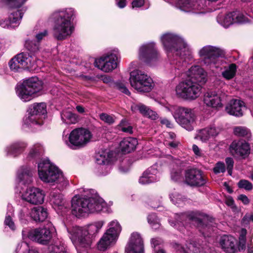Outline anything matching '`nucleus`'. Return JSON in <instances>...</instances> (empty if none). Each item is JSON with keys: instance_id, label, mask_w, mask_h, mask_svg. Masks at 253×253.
I'll use <instances>...</instances> for the list:
<instances>
[{"instance_id": "5fc2aeb1", "label": "nucleus", "mask_w": 253, "mask_h": 253, "mask_svg": "<svg viewBox=\"0 0 253 253\" xmlns=\"http://www.w3.org/2000/svg\"><path fill=\"white\" fill-rule=\"evenodd\" d=\"M238 185L239 188L245 189L246 190H251L253 186L252 183L247 180L242 179L239 181Z\"/></svg>"}, {"instance_id": "c03bdc74", "label": "nucleus", "mask_w": 253, "mask_h": 253, "mask_svg": "<svg viewBox=\"0 0 253 253\" xmlns=\"http://www.w3.org/2000/svg\"><path fill=\"white\" fill-rule=\"evenodd\" d=\"M25 47L30 52L36 53L40 50V43L37 40H27L25 41Z\"/></svg>"}, {"instance_id": "3c124183", "label": "nucleus", "mask_w": 253, "mask_h": 253, "mask_svg": "<svg viewBox=\"0 0 253 253\" xmlns=\"http://www.w3.org/2000/svg\"><path fill=\"white\" fill-rule=\"evenodd\" d=\"M246 229L245 228H242L241 230L240 235L239 238V248L240 250H243L245 248L246 243Z\"/></svg>"}, {"instance_id": "5701e85b", "label": "nucleus", "mask_w": 253, "mask_h": 253, "mask_svg": "<svg viewBox=\"0 0 253 253\" xmlns=\"http://www.w3.org/2000/svg\"><path fill=\"white\" fill-rule=\"evenodd\" d=\"M11 7L15 9L8 17H0V26L3 28L11 29L18 27L25 11L23 8L20 9Z\"/></svg>"}, {"instance_id": "412c9836", "label": "nucleus", "mask_w": 253, "mask_h": 253, "mask_svg": "<svg viewBox=\"0 0 253 253\" xmlns=\"http://www.w3.org/2000/svg\"><path fill=\"white\" fill-rule=\"evenodd\" d=\"M22 199L28 203L34 205H41L44 202L45 193L41 189L29 187L22 193Z\"/></svg>"}, {"instance_id": "4c0bfd02", "label": "nucleus", "mask_w": 253, "mask_h": 253, "mask_svg": "<svg viewBox=\"0 0 253 253\" xmlns=\"http://www.w3.org/2000/svg\"><path fill=\"white\" fill-rule=\"evenodd\" d=\"M96 163L99 165L97 168L98 171L105 170V171H99V174L105 175L107 174L109 171L110 166L108 165L109 161L107 158L102 155H97L96 156Z\"/></svg>"}, {"instance_id": "f8f14e48", "label": "nucleus", "mask_w": 253, "mask_h": 253, "mask_svg": "<svg viewBox=\"0 0 253 253\" xmlns=\"http://www.w3.org/2000/svg\"><path fill=\"white\" fill-rule=\"evenodd\" d=\"M92 137V133L88 129L78 127L70 132L65 142L71 149L77 150L86 146Z\"/></svg>"}, {"instance_id": "c756f323", "label": "nucleus", "mask_w": 253, "mask_h": 253, "mask_svg": "<svg viewBox=\"0 0 253 253\" xmlns=\"http://www.w3.org/2000/svg\"><path fill=\"white\" fill-rule=\"evenodd\" d=\"M245 108L244 103L238 99H232L225 107L226 112L236 117H241Z\"/></svg>"}, {"instance_id": "b1692460", "label": "nucleus", "mask_w": 253, "mask_h": 253, "mask_svg": "<svg viewBox=\"0 0 253 253\" xmlns=\"http://www.w3.org/2000/svg\"><path fill=\"white\" fill-rule=\"evenodd\" d=\"M176 6L182 11L194 13H205L204 5L202 2L194 0H177Z\"/></svg>"}, {"instance_id": "680f3d73", "label": "nucleus", "mask_w": 253, "mask_h": 253, "mask_svg": "<svg viewBox=\"0 0 253 253\" xmlns=\"http://www.w3.org/2000/svg\"><path fill=\"white\" fill-rule=\"evenodd\" d=\"M100 119L109 124H112L114 122V119L113 117L107 114L102 113L100 115Z\"/></svg>"}, {"instance_id": "6e6d98bb", "label": "nucleus", "mask_w": 253, "mask_h": 253, "mask_svg": "<svg viewBox=\"0 0 253 253\" xmlns=\"http://www.w3.org/2000/svg\"><path fill=\"white\" fill-rule=\"evenodd\" d=\"M115 87L119 90L120 91L127 95H129L130 94V92L127 88L125 84L120 82H117L115 84Z\"/></svg>"}, {"instance_id": "f704fd0d", "label": "nucleus", "mask_w": 253, "mask_h": 253, "mask_svg": "<svg viewBox=\"0 0 253 253\" xmlns=\"http://www.w3.org/2000/svg\"><path fill=\"white\" fill-rule=\"evenodd\" d=\"M18 59L25 69H30L35 67L37 62V57L34 55H30L28 53L22 52L17 54Z\"/></svg>"}, {"instance_id": "e2e57ef3", "label": "nucleus", "mask_w": 253, "mask_h": 253, "mask_svg": "<svg viewBox=\"0 0 253 253\" xmlns=\"http://www.w3.org/2000/svg\"><path fill=\"white\" fill-rule=\"evenodd\" d=\"M226 164L227 165V169L228 173L229 175H231L232 170L233 167L234 161L231 158H227L225 160Z\"/></svg>"}, {"instance_id": "72a5a7b5", "label": "nucleus", "mask_w": 253, "mask_h": 253, "mask_svg": "<svg viewBox=\"0 0 253 253\" xmlns=\"http://www.w3.org/2000/svg\"><path fill=\"white\" fill-rule=\"evenodd\" d=\"M219 244L222 248L229 252H234L237 242L236 239L231 235H224L219 240Z\"/></svg>"}, {"instance_id": "6e6552de", "label": "nucleus", "mask_w": 253, "mask_h": 253, "mask_svg": "<svg viewBox=\"0 0 253 253\" xmlns=\"http://www.w3.org/2000/svg\"><path fill=\"white\" fill-rule=\"evenodd\" d=\"M198 53L203 65L213 70L221 65L220 57L223 56L225 52L219 47L207 45L202 47Z\"/></svg>"}, {"instance_id": "e433bc0d", "label": "nucleus", "mask_w": 253, "mask_h": 253, "mask_svg": "<svg viewBox=\"0 0 253 253\" xmlns=\"http://www.w3.org/2000/svg\"><path fill=\"white\" fill-rule=\"evenodd\" d=\"M31 217L37 222H42L48 216L47 209L42 207L33 208L30 212Z\"/></svg>"}, {"instance_id": "4468645a", "label": "nucleus", "mask_w": 253, "mask_h": 253, "mask_svg": "<svg viewBox=\"0 0 253 253\" xmlns=\"http://www.w3.org/2000/svg\"><path fill=\"white\" fill-rule=\"evenodd\" d=\"M108 227L97 243V248L100 251H105L114 245L122 231L121 226L117 220L110 222Z\"/></svg>"}, {"instance_id": "052dcab7", "label": "nucleus", "mask_w": 253, "mask_h": 253, "mask_svg": "<svg viewBox=\"0 0 253 253\" xmlns=\"http://www.w3.org/2000/svg\"><path fill=\"white\" fill-rule=\"evenodd\" d=\"M192 150L196 158H203L205 157V153L203 150L199 148L196 145H192Z\"/></svg>"}, {"instance_id": "0e129e2a", "label": "nucleus", "mask_w": 253, "mask_h": 253, "mask_svg": "<svg viewBox=\"0 0 253 253\" xmlns=\"http://www.w3.org/2000/svg\"><path fill=\"white\" fill-rule=\"evenodd\" d=\"M162 243V240L159 238H154L151 240V246L155 249V251L157 250V247L160 245Z\"/></svg>"}, {"instance_id": "a19ab883", "label": "nucleus", "mask_w": 253, "mask_h": 253, "mask_svg": "<svg viewBox=\"0 0 253 253\" xmlns=\"http://www.w3.org/2000/svg\"><path fill=\"white\" fill-rule=\"evenodd\" d=\"M13 212L14 210L13 207L11 204H8L4 224L8 226L12 230L15 229V226L12 218L13 215Z\"/></svg>"}, {"instance_id": "7ed1b4c3", "label": "nucleus", "mask_w": 253, "mask_h": 253, "mask_svg": "<svg viewBox=\"0 0 253 253\" xmlns=\"http://www.w3.org/2000/svg\"><path fill=\"white\" fill-rule=\"evenodd\" d=\"M174 218V221L169 220L170 225L181 232L184 230L185 223L189 221L196 223L199 231L205 237L209 236L215 228V223L213 218L197 211L175 213Z\"/></svg>"}, {"instance_id": "bf43d9fd", "label": "nucleus", "mask_w": 253, "mask_h": 253, "mask_svg": "<svg viewBox=\"0 0 253 253\" xmlns=\"http://www.w3.org/2000/svg\"><path fill=\"white\" fill-rule=\"evenodd\" d=\"M225 171V166L223 163L218 162L216 164L213 168V171L215 173H223Z\"/></svg>"}, {"instance_id": "6ab92c4d", "label": "nucleus", "mask_w": 253, "mask_h": 253, "mask_svg": "<svg viewBox=\"0 0 253 253\" xmlns=\"http://www.w3.org/2000/svg\"><path fill=\"white\" fill-rule=\"evenodd\" d=\"M229 98V96L221 90H210L205 93L203 102L208 107L217 109L222 107Z\"/></svg>"}, {"instance_id": "774afa93", "label": "nucleus", "mask_w": 253, "mask_h": 253, "mask_svg": "<svg viewBox=\"0 0 253 253\" xmlns=\"http://www.w3.org/2000/svg\"><path fill=\"white\" fill-rule=\"evenodd\" d=\"M161 123L164 125H165L168 127L170 128L172 126V124H171L170 121H169V120L166 118L161 119Z\"/></svg>"}, {"instance_id": "79ce46f5", "label": "nucleus", "mask_w": 253, "mask_h": 253, "mask_svg": "<svg viewBox=\"0 0 253 253\" xmlns=\"http://www.w3.org/2000/svg\"><path fill=\"white\" fill-rule=\"evenodd\" d=\"M43 151L42 146L40 144H35L31 148L28 155V158L31 159L39 158Z\"/></svg>"}, {"instance_id": "bb28decb", "label": "nucleus", "mask_w": 253, "mask_h": 253, "mask_svg": "<svg viewBox=\"0 0 253 253\" xmlns=\"http://www.w3.org/2000/svg\"><path fill=\"white\" fill-rule=\"evenodd\" d=\"M157 165H153L146 169L139 178V182L141 184H148L158 181L160 179Z\"/></svg>"}, {"instance_id": "ea45409f", "label": "nucleus", "mask_w": 253, "mask_h": 253, "mask_svg": "<svg viewBox=\"0 0 253 253\" xmlns=\"http://www.w3.org/2000/svg\"><path fill=\"white\" fill-rule=\"evenodd\" d=\"M62 122L66 124H75L78 122L77 116L69 110H64L61 114Z\"/></svg>"}, {"instance_id": "69168bd1", "label": "nucleus", "mask_w": 253, "mask_h": 253, "mask_svg": "<svg viewBox=\"0 0 253 253\" xmlns=\"http://www.w3.org/2000/svg\"><path fill=\"white\" fill-rule=\"evenodd\" d=\"M145 2V0H133L131 2L133 8H139L143 6Z\"/></svg>"}, {"instance_id": "37998d69", "label": "nucleus", "mask_w": 253, "mask_h": 253, "mask_svg": "<svg viewBox=\"0 0 253 253\" xmlns=\"http://www.w3.org/2000/svg\"><path fill=\"white\" fill-rule=\"evenodd\" d=\"M8 64L10 69L13 72H19L23 69H25L22 64H21L17 55L9 61Z\"/></svg>"}, {"instance_id": "58836bf2", "label": "nucleus", "mask_w": 253, "mask_h": 253, "mask_svg": "<svg viewBox=\"0 0 253 253\" xmlns=\"http://www.w3.org/2000/svg\"><path fill=\"white\" fill-rule=\"evenodd\" d=\"M237 69V65L234 63L227 64L223 66L221 72L222 76L227 80H230L234 78Z\"/></svg>"}, {"instance_id": "4be33fe9", "label": "nucleus", "mask_w": 253, "mask_h": 253, "mask_svg": "<svg viewBox=\"0 0 253 253\" xmlns=\"http://www.w3.org/2000/svg\"><path fill=\"white\" fill-rule=\"evenodd\" d=\"M49 203L56 212L64 215L69 210V204L59 192H51L49 195Z\"/></svg>"}, {"instance_id": "473e14b6", "label": "nucleus", "mask_w": 253, "mask_h": 253, "mask_svg": "<svg viewBox=\"0 0 253 253\" xmlns=\"http://www.w3.org/2000/svg\"><path fill=\"white\" fill-rule=\"evenodd\" d=\"M219 133V129L211 126L199 130L196 136L202 142L207 141L211 137L216 136Z\"/></svg>"}, {"instance_id": "20e7f679", "label": "nucleus", "mask_w": 253, "mask_h": 253, "mask_svg": "<svg viewBox=\"0 0 253 253\" xmlns=\"http://www.w3.org/2000/svg\"><path fill=\"white\" fill-rule=\"evenodd\" d=\"M161 41L170 63L174 59L178 61L185 56L189 60L192 59L191 49L179 35L173 33H167L161 36Z\"/></svg>"}, {"instance_id": "423d86ee", "label": "nucleus", "mask_w": 253, "mask_h": 253, "mask_svg": "<svg viewBox=\"0 0 253 253\" xmlns=\"http://www.w3.org/2000/svg\"><path fill=\"white\" fill-rule=\"evenodd\" d=\"M38 170L40 179L44 183L58 184L62 187L68 184L62 171L48 159L41 160L38 164Z\"/></svg>"}, {"instance_id": "de8ad7c7", "label": "nucleus", "mask_w": 253, "mask_h": 253, "mask_svg": "<svg viewBox=\"0 0 253 253\" xmlns=\"http://www.w3.org/2000/svg\"><path fill=\"white\" fill-rule=\"evenodd\" d=\"M169 196L172 203L174 205H177L178 206H179V205L183 203L185 200V198L184 196H181L175 191L170 193Z\"/></svg>"}, {"instance_id": "393cba45", "label": "nucleus", "mask_w": 253, "mask_h": 253, "mask_svg": "<svg viewBox=\"0 0 253 253\" xmlns=\"http://www.w3.org/2000/svg\"><path fill=\"white\" fill-rule=\"evenodd\" d=\"M126 253H144L143 239L137 232L131 234L125 249Z\"/></svg>"}, {"instance_id": "09e8293b", "label": "nucleus", "mask_w": 253, "mask_h": 253, "mask_svg": "<svg viewBox=\"0 0 253 253\" xmlns=\"http://www.w3.org/2000/svg\"><path fill=\"white\" fill-rule=\"evenodd\" d=\"M147 220L149 224L152 228L157 229L160 226V221L155 213H151L148 215Z\"/></svg>"}, {"instance_id": "1a4fd4ad", "label": "nucleus", "mask_w": 253, "mask_h": 253, "mask_svg": "<svg viewBox=\"0 0 253 253\" xmlns=\"http://www.w3.org/2000/svg\"><path fill=\"white\" fill-rule=\"evenodd\" d=\"M165 108L166 111L171 112L175 121L182 127L188 131L193 129L195 115L191 108L169 105Z\"/></svg>"}, {"instance_id": "338daca9", "label": "nucleus", "mask_w": 253, "mask_h": 253, "mask_svg": "<svg viewBox=\"0 0 253 253\" xmlns=\"http://www.w3.org/2000/svg\"><path fill=\"white\" fill-rule=\"evenodd\" d=\"M238 199L239 200H241L245 205H248L250 203V200L248 197L245 195H240L238 197Z\"/></svg>"}, {"instance_id": "0eeeda50", "label": "nucleus", "mask_w": 253, "mask_h": 253, "mask_svg": "<svg viewBox=\"0 0 253 253\" xmlns=\"http://www.w3.org/2000/svg\"><path fill=\"white\" fill-rule=\"evenodd\" d=\"M193 57L190 60L186 58V56L182 58L175 61L174 59L171 62L170 67V73L175 77L182 76L183 74H185L187 76L195 80V82L205 84L207 81V73L199 65L191 66L188 70H186L187 64L193 60Z\"/></svg>"}, {"instance_id": "dca6fc26", "label": "nucleus", "mask_w": 253, "mask_h": 253, "mask_svg": "<svg viewBox=\"0 0 253 253\" xmlns=\"http://www.w3.org/2000/svg\"><path fill=\"white\" fill-rule=\"evenodd\" d=\"M120 59V54L119 50L114 49L95 59L94 65L103 72L108 73L117 68Z\"/></svg>"}, {"instance_id": "a18cd8bd", "label": "nucleus", "mask_w": 253, "mask_h": 253, "mask_svg": "<svg viewBox=\"0 0 253 253\" xmlns=\"http://www.w3.org/2000/svg\"><path fill=\"white\" fill-rule=\"evenodd\" d=\"M49 253H69L62 242L56 243L49 247Z\"/></svg>"}, {"instance_id": "a211bd4d", "label": "nucleus", "mask_w": 253, "mask_h": 253, "mask_svg": "<svg viewBox=\"0 0 253 253\" xmlns=\"http://www.w3.org/2000/svg\"><path fill=\"white\" fill-rule=\"evenodd\" d=\"M55 228L51 222H48L43 228H38L31 230L28 233V237L32 241L42 245H46L50 241Z\"/></svg>"}, {"instance_id": "f257e3e1", "label": "nucleus", "mask_w": 253, "mask_h": 253, "mask_svg": "<svg viewBox=\"0 0 253 253\" xmlns=\"http://www.w3.org/2000/svg\"><path fill=\"white\" fill-rule=\"evenodd\" d=\"M80 192L86 194L75 195L72 200V213L77 217L85 216L89 213L99 212L106 207V204L102 198L94 194L92 189L81 188Z\"/></svg>"}, {"instance_id": "39448f33", "label": "nucleus", "mask_w": 253, "mask_h": 253, "mask_svg": "<svg viewBox=\"0 0 253 253\" xmlns=\"http://www.w3.org/2000/svg\"><path fill=\"white\" fill-rule=\"evenodd\" d=\"M105 222L99 220L93 222L84 227L76 226L68 229L70 238L76 247H88L91 243L92 238L95 237L100 231Z\"/></svg>"}, {"instance_id": "f3484780", "label": "nucleus", "mask_w": 253, "mask_h": 253, "mask_svg": "<svg viewBox=\"0 0 253 253\" xmlns=\"http://www.w3.org/2000/svg\"><path fill=\"white\" fill-rule=\"evenodd\" d=\"M217 23L227 28L234 24H243L250 21L247 14L240 11L229 12L226 14H219L216 17Z\"/></svg>"}, {"instance_id": "ddd939ff", "label": "nucleus", "mask_w": 253, "mask_h": 253, "mask_svg": "<svg viewBox=\"0 0 253 253\" xmlns=\"http://www.w3.org/2000/svg\"><path fill=\"white\" fill-rule=\"evenodd\" d=\"M202 86L190 80L180 82L175 87V93L179 97L187 100H194L201 93Z\"/></svg>"}, {"instance_id": "7c9ffc66", "label": "nucleus", "mask_w": 253, "mask_h": 253, "mask_svg": "<svg viewBox=\"0 0 253 253\" xmlns=\"http://www.w3.org/2000/svg\"><path fill=\"white\" fill-rule=\"evenodd\" d=\"M33 173L27 166H22L17 172L16 180L22 184H30L33 182Z\"/></svg>"}, {"instance_id": "49530a36", "label": "nucleus", "mask_w": 253, "mask_h": 253, "mask_svg": "<svg viewBox=\"0 0 253 253\" xmlns=\"http://www.w3.org/2000/svg\"><path fill=\"white\" fill-rule=\"evenodd\" d=\"M198 253V252H204L206 253V251H203V249H201L199 247H197L195 243H190L188 245H186V248L183 247L181 248V250L179 251V253Z\"/></svg>"}, {"instance_id": "cd10ccee", "label": "nucleus", "mask_w": 253, "mask_h": 253, "mask_svg": "<svg viewBox=\"0 0 253 253\" xmlns=\"http://www.w3.org/2000/svg\"><path fill=\"white\" fill-rule=\"evenodd\" d=\"M26 142L22 141L13 142L6 146L4 149L5 155L7 156L16 157L21 155L27 147Z\"/></svg>"}, {"instance_id": "f03ea898", "label": "nucleus", "mask_w": 253, "mask_h": 253, "mask_svg": "<svg viewBox=\"0 0 253 253\" xmlns=\"http://www.w3.org/2000/svg\"><path fill=\"white\" fill-rule=\"evenodd\" d=\"M76 12L72 7L60 9L54 11L50 19L53 22L52 35L58 41H63L69 38L73 33L75 27L73 21Z\"/></svg>"}, {"instance_id": "2eb2a0df", "label": "nucleus", "mask_w": 253, "mask_h": 253, "mask_svg": "<svg viewBox=\"0 0 253 253\" xmlns=\"http://www.w3.org/2000/svg\"><path fill=\"white\" fill-rule=\"evenodd\" d=\"M129 82L131 86L139 92H149L154 86L150 76L137 69L130 73Z\"/></svg>"}, {"instance_id": "864d4df0", "label": "nucleus", "mask_w": 253, "mask_h": 253, "mask_svg": "<svg viewBox=\"0 0 253 253\" xmlns=\"http://www.w3.org/2000/svg\"><path fill=\"white\" fill-rule=\"evenodd\" d=\"M249 130L244 126H237L234 129V133L236 135L244 136L248 134Z\"/></svg>"}, {"instance_id": "2f4dec72", "label": "nucleus", "mask_w": 253, "mask_h": 253, "mask_svg": "<svg viewBox=\"0 0 253 253\" xmlns=\"http://www.w3.org/2000/svg\"><path fill=\"white\" fill-rule=\"evenodd\" d=\"M131 111L135 113L139 111L143 116L148 117L152 120L158 118V115L156 112L152 110L150 108L141 103H134L131 106Z\"/></svg>"}, {"instance_id": "c85d7f7f", "label": "nucleus", "mask_w": 253, "mask_h": 253, "mask_svg": "<svg viewBox=\"0 0 253 253\" xmlns=\"http://www.w3.org/2000/svg\"><path fill=\"white\" fill-rule=\"evenodd\" d=\"M232 154L235 156H245L250 153L249 144L244 140L233 141L230 146Z\"/></svg>"}, {"instance_id": "9b49d317", "label": "nucleus", "mask_w": 253, "mask_h": 253, "mask_svg": "<svg viewBox=\"0 0 253 253\" xmlns=\"http://www.w3.org/2000/svg\"><path fill=\"white\" fill-rule=\"evenodd\" d=\"M46 113V105L44 102L35 103L30 105L27 116L24 119L23 126L34 130L42 124V116Z\"/></svg>"}, {"instance_id": "aec40b11", "label": "nucleus", "mask_w": 253, "mask_h": 253, "mask_svg": "<svg viewBox=\"0 0 253 253\" xmlns=\"http://www.w3.org/2000/svg\"><path fill=\"white\" fill-rule=\"evenodd\" d=\"M159 54L154 42L144 44L139 50V59L150 66L154 65L159 59Z\"/></svg>"}, {"instance_id": "13d9d810", "label": "nucleus", "mask_w": 253, "mask_h": 253, "mask_svg": "<svg viewBox=\"0 0 253 253\" xmlns=\"http://www.w3.org/2000/svg\"><path fill=\"white\" fill-rule=\"evenodd\" d=\"M48 35V31L46 29H44L39 31L35 34V38L36 40L40 43V42L46 37Z\"/></svg>"}, {"instance_id": "603ef678", "label": "nucleus", "mask_w": 253, "mask_h": 253, "mask_svg": "<svg viewBox=\"0 0 253 253\" xmlns=\"http://www.w3.org/2000/svg\"><path fill=\"white\" fill-rule=\"evenodd\" d=\"M30 250L28 244L26 242H22L18 244L15 249V253H27V252H29V251Z\"/></svg>"}, {"instance_id": "a878e982", "label": "nucleus", "mask_w": 253, "mask_h": 253, "mask_svg": "<svg viewBox=\"0 0 253 253\" xmlns=\"http://www.w3.org/2000/svg\"><path fill=\"white\" fill-rule=\"evenodd\" d=\"M185 180L187 184L191 186H202L206 182V179L202 171L196 169L186 171Z\"/></svg>"}, {"instance_id": "8fccbe9b", "label": "nucleus", "mask_w": 253, "mask_h": 253, "mask_svg": "<svg viewBox=\"0 0 253 253\" xmlns=\"http://www.w3.org/2000/svg\"><path fill=\"white\" fill-rule=\"evenodd\" d=\"M182 169L180 167L173 168L170 171L171 179L175 181L181 180L182 177Z\"/></svg>"}, {"instance_id": "4d7b16f0", "label": "nucleus", "mask_w": 253, "mask_h": 253, "mask_svg": "<svg viewBox=\"0 0 253 253\" xmlns=\"http://www.w3.org/2000/svg\"><path fill=\"white\" fill-rule=\"evenodd\" d=\"M10 6L14 8H20L26 0H6Z\"/></svg>"}, {"instance_id": "9d476101", "label": "nucleus", "mask_w": 253, "mask_h": 253, "mask_svg": "<svg viewBox=\"0 0 253 253\" xmlns=\"http://www.w3.org/2000/svg\"><path fill=\"white\" fill-rule=\"evenodd\" d=\"M42 88V81L37 77H34L18 84L16 87V92L21 100L24 102H27L34 97Z\"/></svg>"}, {"instance_id": "c9c22d12", "label": "nucleus", "mask_w": 253, "mask_h": 253, "mask_svg": "<svg viewBox=\"0 0 253 253\" xmlns=\"http://www.w3.org/2000/svg\"><path fill=\"white\" fill-rule=\"evenodd\" d=\"M138 144L137 140L133 137L124 138L120 143L121 151L124 153H128L133 151Z\"/></svg>"}]
</instances>
